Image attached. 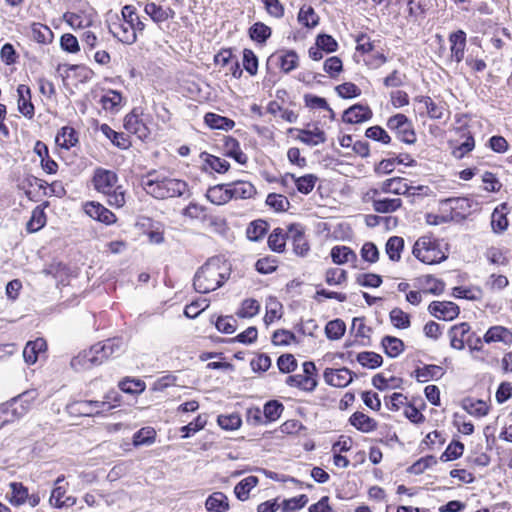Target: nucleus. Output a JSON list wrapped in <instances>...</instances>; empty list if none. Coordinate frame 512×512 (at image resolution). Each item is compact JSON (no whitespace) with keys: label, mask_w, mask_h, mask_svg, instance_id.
Listing matches in <instances>:
<instances>
[{"label":"nucleus","mask_w":512,"mask_h":512,"mask_svg":"<svg viewBox=\"0 0 512 512\" xmlns=\"http://www.w3.org/2000/svg\"><path fill=\"white\" fill-rule=\"evenodd\" d=\"M141 186L148 195L158 200L181 197L189 191L184 180L161 176L155 170L142 178Z\"/></svg>","instance_id":"nucleus-1"},{"label":"nucleus","mask_w":512,"mask_h":512,"mask_svg":"<svg viewBox=\"0 0 512 512\" xmlns=\"http://www.w3.org/2000/svg\"><path fill=\"white\" fill-rule=\"evenodd\" d=\"M229 277L228 268L218 257L208 259L195 273L194 289L206 294L221 287Z\"/></svg>","instance_id":"nucleus-2"},{"label":"nucleus","mask_w":512,"mask_h":512,"mask_svg":"<svg viewBox=\"0 0 512 512\" xmlns=\"http://www.w3.org/2000/svg\"><path fill=\"white\" fill-rule=\"evenodd\" d=\"M118 176L114 171L97 168L94 171L92 183L96 191L107 196L110 206L121 208L125 204V191L117 185Z\"/></svg>","instance_id":"nucleus-3"},{"label":"nucleus","mask_w":512,"mask_h":512,"mask_svg":"<svg viewBox=\"0 0 512 512\" xmlns=\"http://www.w3.org/2000/svg\"><path fill=\"white\" fill-rule=\"evenodd\" d=\"M413 255L425 264H437L445 261L448 255L442 251L440 243L431 236H422L414 244Z\"/></svg>","instance_id":"nucleus-4"},{"label":"nucleus","mask_w":512,"mask_h":512,"mask_svg":"<svg viewBox=\"0 0 512 512\" xmlns=\"http://www.w3.org/2000/svg\"><path fill=\"white\" fill-rule=\"evenodd\" d=\"M387 127L396 132L398 138L406 144H414L416 135L412 122L404 114L391 116L387 121Z\"/></svg>","instance_id":"nucleus-5"},{"label":"nucleus","mask_w":512,"mask_h":512,"mask_svg":"<svg viewBox=\"0 0 512 512\" xmlns=\"http://www.w3.org/2000/svg\"><path fill=\"white\" fill-rule=\"evenodd\" d=\"M428 310L434 317L445 321L455 319L460 313L459 306L451 301H433L430 303Z\"/></svg>","instance_id":"nucleus-6"},{"label":"nucleus","mask_w":512,"mask_h":512,"mask_svg":"<svg viewBox=\"0 0 512 512\" xmlns=\"http://www.w3.org/2000/svg\"><path fill=\"white\" fill-rule=\"evenodd\" d=\"M355 374L348 368L340 369L326 368L323 373L325 382L334 387H346L349 385Z\"/></svg>","instance_id":"nucleus-7"},{"label":"nucleus","mask_w":512,"mask_h":512,"mask_svg":"<svg viewBox=\"0 0 512 512\" xmlns=\"http://www.w3.org/2000/svg\"><path fill=\"white\" fill-rule=\"evenodd\" d=\"M373 113L369 106L363 104H354L343 113L342 120L349 124H358L368 121Z\"/></svg>","instance_id":"nucleus-8"},{"label":"nucleus","mask_w":512,"mask_h":512,"mask_svg":"<svg viewBox=\"0 0 512 512\" xmlns=\"http://www.w3.org/2000/svg\"><path fill=\"white\" fill-rule=\"evenodd\" d=\"M101 363V358L96 351H94L93 346H91L89 350L80 352L77 356L73 357L70 362L71 367L76 371L90 369L94 365Z\"/></svg>","instance_id":"nucleus-9"},{"label":"nucleus","mask_w":512,"mask_h":512,"mask_svg":"<svg viewBox=\"0 0 512 512\" xmlns=\"http://www.w3.org/2000/svg\"><path fill=\"white\" fill-rule=\"evenodd\" d=\"M123 340L118 337L107 339L103 342H99L95 345L94 351L101 358V362L108 359L111 356L118 355L123 351Z\"/></svg>","instance_id":"nucleus-10"},{"label":"nucleus","mask_w":512,"mask_h":512,"mask_svg":"<svg viewBox=\"0 0 512 512\" xmlns=\"http://www.w3.org/2000/svg\"><path fill=\"white\" fill-rule=\"evenodd\" d=\"M109 32L120 42L131 45L136 42L137 34L133 30V26L127 24L125 20L114 22L109 26Z\"/></svg>","instance_id":"nucleus-11"},{"label":"nucleus","mask_w":512,"mask_h":512,"mask_svg":"<svg viewBox=\"0 0 512 512\" xmlns=\"http://www.w3.org/2000/svg\"><path fill=\"white\" fill-rule=\"evenodd\" d=\"M85 213L106 225H110L116 222V216L114 213H112L109 209L104 207L102 204L98 202H89L85 205Z\"/></svg>","instance_id":"nucleus-12"},{"label":"nucleus","mask_w":512,"mask_h":512,"mask_svg":"<svg viewBox=\"0 0 512 512\" xmlns=\"http://www.w3.org/2000/svg\"><path fill=\"white\" fill-rule=\"evenodd\" d=\"M298 55L294 50H288L281 54H272L267 63L275 62L284 73H290L298 67Z\"/></svg>","instance_id":"nucleus-13"},{"label":"nucleus","mask_w":512,"mask_h":512,"mask_svg":"<svg viewBox=\"0 0 512 512\" xmlns=\"http://www.w3.org/2000/svg\"><path fill=\"white\" fill-rule=\"evenodd\" d=\"M124 128L129 133L135 134L139 139H146L149 135V129L145 123L139 118L136 110L125 116Z\"/></svg>","instance_id":"nucleus-14"},{"label":"nucleus","mask_w":512,"mask_h":512,"mask_svg":"<svg viewBox=\"0 0 512 512\" xmlns=\"http://www.w3.org/2000/svg\"><path fill=\"white\" fill-rule=\"evenodd\" d=\"M470 329L471 327L467 322L453 325L448 331L450 346L456 350L464 349L466 337L470 334Z\"/></svg>","instance_id":"nucleus-15"},{"label":"nucleus","mask_w":512,"mask_h":512,"mask_svg":"<svg viewBox=\"0 0 512 512\" xmlns=\"http://www.w3.org/2000/svg\"><path fill=\"white\" fill-rule=\"evenodd\" d=\"M509 213V207L506 202L499 204L492 212L491 215V228L496 234H502L508 228L509 221L507 214Z\"/></svg>","instance_id":"nucleus-16"},{"label":"nucleus","mask_w":512,"mask_h":512,"mask_svg":"<svg viewBox=\"0 0 512 512\" xmlns=\"http://www.w3.org/2000/svg\"><path fill=\"white\" fill-rule=\"evenodd\" d=\"M18 110L28 119H32L35 114L34 105L31 101V89L29 86L20 84L17 87Z\"/></svg>","instance_id":"nucleus-17"},{"label":"nucleus","mask_w":512,"mask_h":512,"mask_svg":"<svg viewBox=\"0 0 512 512\" xmlns=\"http://www.w3.org/2000/svg\"><path fill=\"white\" fill-rule=\"evenodd\" d=\"M47 343L43 338L28 341L23 350V357L26 363L35 364L41 354H45Z\"/></svg>","instance_id":"nucleus-18"},{"label":"nucleus","mask_w":512,"mask_h":512,"mask_svg":"<svg viewBox=\"0 0 512 512\" xmlns=\"http://www.w3.org/2000/svg\"><path fill=\"white\" fill-rule=\"evenodd\" d=\"M449 42L451 43V58L457 63H460L464 58L466 33L463 30L451 33L449 36Z\"/></svg>","instance_id":"nucleus-19"},{"label":"nucleus","mask_w":512,"mask_h":512,"mask_svg":"<svg viewBox=\"0 0 512 512\" xmlns=\"http://www.w3.org/2000/svg\"><path fill=\"white\" fill-rule=\"evenodd\" d=\"M229 184H217L209 187L206 192V198L215 205H224L231 200Z\"/></svg>","instance_id":"nucleus-20"},{"label":"nucleus","mask_w":512,"mask_h":512,"mask_svg":"<svg viewBox=\"0 0 512 512\" xmlns=\"http://www.w3.org/2000/svg\"><path fill=\"white\" fill-rule=\"evenodd\" d=\"M483 341L487 344L502 342L506 345L512 344V332L503 326H492L483 336Z\"/></svg>","instance_id":"nucleus-21"},{"label":"nucleus","mask_w":512,"mask_h":512,"mask_svg":"<svg viewBox=\"0 0 512 512\" xmlns=\"http://www.w3.org/2000/svg\"><path fill=\"white\" fill-rule=\"evenodd\" d=\"M349 423L363 433L372 432L378 426L373 418L360 411H356L350 416Z\"/></svg>","instance_id":"nucleus-22"},{"label":"nucleus","mask_w":512,"mask_h":512,"mask_svg":"<svg viewBox=\"0 0 512 512\" xmlns=\"http://www.w3.org/2000/svg\"><path fill=\"white\" fill-rule=\"evenodd\" d=\"M78 412L81 415L93 416L102 411H109L112 406L106 401L85 400L77 402Z\"/></svg>","instance_id":"nucleus-23"},{"label":"nucleus","mask_w":512,"mask_h":512,"mask_svg":"<svg viewBox=\"0 0 512 512\" xmlns=\"http://www.w3.org/2000/svg\"><path fill=\"white\" fill-rule=\"evenodd\" d=\"M299 132L297 139L308 146H317L326 142V134L323 130L315 127L314 130L295 129Z\"/></svg>","instance_id":"nucleus-24"},{"label":"nucleus","mask_w":512,"mask_h":512,"mask_svg":"<svg viewBox=\"0 0 512 512\" xmlns=\"http://www.w3.org/2000/svg\"><path fill=\"white\" fill-rule=\"evenodd\" d=\"M224 149L226 156L233 158L239 164H246L248 157L240 148L239 141L231 136L224 138Z\"/></svg>","instance_id":"nucleus-25"},{"label":"nucleus","mask_w":512,"mask_h":512,"mask_svg":"<svg viewBox=\"0 0 512 512\" xmlns=\"http://www.w3.org/2000/svg\"><path fill=\"white\" fill-rule=\"evenodd\" d=\"M414 374L418 382L424 383L430 379H440L444 375V370L441 366L431 364L416 368Z\"/></svg>","instance_id":"nucleus-26"},{"label":"nucleus","mask_w":512,"mask_h":512,"mask_svg":"<svg viewBox=\"0 0 512 512\" xmlns=\"http://www.w3.org/2000/svg\"><path fill=\"white\" fill-rule=\"evenodd\" d=\"M230 192H231V200L232 199H248L253 197L256 194L255 187L247 181H235L229 183Z\"/></svg>","instance_id":"nucleus-27"},{"label":"nucleus","mask_w":512,"mask_h":512,"mask_svg":"<svg viewBox=\"0 0 512 512\" xmlns=\"http://www.w3.org/2000/svg\"><path fill=\"white\" fill-rule=\"evenodd\" d=\"M144 11L148 14L151 19L156 23H162L169 18H173L175 12L171 8H163L160 5H156L155 3H147L145 5Z\"/></svg>","instance_id":"nucleus-28"},{"label":"nucleus","mask_w":512,"mask_h":512,"mask_svg":"<svg viewBox=\"0 0 512 512\" xmlns=\"http://www.w3.org/2000/svg\"><path fill=\"white\" fill-rule=\"evenodd\" d=\"M100 131L120 149H128L131 145L129 137L126 134L114 131L108 124H102Z\"/></svg>","instance_id":"nucleus-29"},{"label":"nucleus","mask_w":512,"mask_h":512,"mask_svg":"<svg viewBox=\"0 0 512 512\" xmlns=\"http://www.w3.org/2000/svg\"><path fill=\"white\" fill-rule=\"evenodd\" d=\"M204 122L212 129L224 131H229L235 126V122L232 119L212 112L206 113Z\"/></svg>","instance_id":"nucleus-30"},{"label":"nucleus","mask_w":512,"mask_h":512,"mask_svg":"<svg viewBox=\"0 0 512 512\" xmlns=\"http://www.w3.org/2000/svg\"><path fill=\"white\" fill-rule=\"evenodd\" d=\"M205 506L211 512H226L229 509V501L224 493L214 492L206 499Z\"/></svg>","instance_id":"nucleus-31"},{"label":"nucleus","mask_w":512,"mask_h":512,"mask_svg":"<svg viewBox=\"0 0 512 512\" xmlns=\"http://www.w3.org/2000/svg\"><path fill=\"white\" fill-rule=\"evenodd\" d=\"M286 384L291 387H297L306 392H312L318 385L317 379H310L301 374L290 375L286 378Z\"/></svg>","instance_id":"nucleus-32"},{"label":"nucleus","mask_w":512,"mask_h":512,"mask_svg":"<svg viewBox=\"0 0 512 512\" xmlns=\"http://www.w3.org/2000/svg\"><path fill=\"white\" fill-rule=\"evenodd\" d=\"M55 141L58 146L68 150L77 144V132L74 128L65 126L57 133Z\"/></svg>","instance_id":"nucleus-33"},{"label":"nucleus","mask_w":512,"mask_h":512,"mask_svg":"<svg viewBox=\"0 0 512 512\" xmlns=\"http://www.w3.org/2000/svg\"><path fill=\"white\" fill-rule=\"evenodd\" d=\"M385 354L390 358L398 357L404 351V343L394 336H385L381 341Z\"/></svg>","instance_id":"nucleus-34"},{"label":"nucleus","mask_w":512,"mask_h":512,"mask_svg":"<svg viewBox=\"0 0 512 512\" xmlns=\"http://www.w3.org/2000/svg\"><path fill=\"white\" fill-rule=\"evenodd\" d=\"M269 224L263 219H257L249 223L246 229V236L250 241L257 242L267 233Z\"/></svg>","instance_id":"nucleus-35"},{"label":"nucleus","mask_w":512,"mask_h":512,"mask_svg":"<svg viewBox=\"0 0 512 512\" xmlns=\"http://www.w3.org/2000/svg\"><path fill=\"white\" fill-rule=\"evenodd\" d=\"M259 479L256 476H248L236 484L234 493L240 501H246L249 498V492L257 486Z\"/></svg>","instance_id":"nucleus-36"},{"label":"nucleus","mask_w":512,"mask_h":512,"mask_svg":"<svg viewBox=\"0 0 512 512\" xmlns=\"http://www.w3.org/2000/svg\"><path fill=\"white\" fill-rule=\"evenodd\" d=\"M251 40L264 44L272 35V29L263 22L254 23L248 30Z\"/></svg>","instance_id":"nucleus-37"},{"label":"nucleus","mask_w":512,"mask_h":512,"mask_svg":"<svg viewBox=\"0 0 512 512\" xmlns=\"http://www.w3.org/2000/svg\"><path fill=\"white\" fill-rule=\"evenodd\" d=\"M331 258L335 264L341 265L357 259L356 253L347 246H334L331 249Z\"/></svg>","instance_id":"nucleus-38"},{"label":"nucleus","mask_w":512,"mask_h":512,"mask_svg":"<svg viewBox=\"0 0 512 512\" xmlns=\"http://www.w3.org/2000/svg\"><path fill=\"white\" fill-rule=\"evenodd\" d=\"M287 176L295 182L297 190L302 194H309L315 187L318 177L314 174H306L296 177L294 174L287 173Z\"/></svg>","instance_id":"nucleus-39"},{"label":"nucleus","mask_w":512,"mask_h":512,"mask_svg":"<svg viewBox=\"0 0 512 512\" xmlns=\"http://www.w3.org/2000/svg\"><path fill=\"white\" fill-rule=\"evenodd\" d=\"M290 235L287 237H291L293 240V250L299 256H305L309 251V245L304 237V233L301 230L294 229L293 226L289 229Z\"/></svg>","instance_id":"nucleus-40"},{"label":"nucleus","mask_w":512,"mask_h":512,"mask_svg":"<svg viewBox=\"0 0 512 512\" xmlns=\"http://www.w3.org/2000/svg\"><path fill=\"white\" fill-rule=\"evenodd\" d=\"M393 180L396 182V184L393 185V194L396 195H407V196H413L416 194L417 191H423L428 190L429 188L427 186H410L407 183V180L401 177H395Z\"/></svg>","instance_id":"nucleus-41"},{"label":"nucleus","mask_w":512,"mask_h":512,"mask_svg":"<svg viewBox=\"0 0 512 512\" xmlns=\"http://www.w3.org/2000/svg\"><path fill=\"white\" fill-rule=\"evenodd\" d=\"M356 360L360 365L368 369H376L383 363L382 356L372 351H363L358 353Z\"/></svg>","instance_id":"nucleus-42"},{"label":"nucleus","mask_w":512,"mask_h":512,"mask_svg":"<svg viewBox=\"0 0 512 512\" xmlns=\"http://www.w3.org/2000/svg\"><path fill=\"white\" fill-rule=\"evenodd\" d=\"M404 249V239L399 236H392L386 243V253L391 261L398 262L401 259V252Z\"/></svg>","instance_id":"nucleus-43"},{"label":"nucleus","mask_w":512,"mask_h":512,"mask_svg":"<svg viewBox=\"0 0 512 512\" xmlns=\"http://www.w3.org/2000/svg\"><path fill=\"white\" fill-rule=\"evenodd\" d=\"M402 205L400 198H383L373 200V209L378 213H390L399 209Z\"/></svg>","instance_id":"nucleus-44"},{"label":"nucleus","mask_w":512,"mask_h":512,"mask_svg":"<svg viewBox=\"0 0 512 512\" xmlns=\"http://www.w3.org/2000/svg\"><path fill=\"white\" fill-rule=\"evenodd\" d=\"M462 407L470 415L476 417H483L488 414L489 408L483 400L464 399Z\"/></svg>","instance_id":"nucleus-45"},{"label":"nucleus","mask_w":512,"mask_h":512,"mask_svg":"<svg viewBox=\"0 0 512 512\" xmlns=\"http://www.w3.org/2000/svg\"><path fill=\"white\" fill-rule=\"evenodd\" d=\"M417 100L425 105L427 114L430 118L441 119L443 117L445 110L443 103H436L429 96H420Z\"/></svg>","instance_id":"nucleus-46"},{"label":"nucleus","mask_w":512,"mask_h":512,"mask_svg":"<svg viewBox=\"0 0 512 512\" xmlns=\"http://www.w3.org/2000/svg\"><path fill=\"white\" fill-rule=\"evenodd\" d=\"M46 224V215L44 209L37 206L33 209L30 220L27 222L26 229L29 233L39 231Z\"/></svg>","instance_id":"nucleus-47"},{"label":"nucleus","mask_w":512,"mask_h":512,"mask_svg":"<svg viewBox=\"0 0 512 512\" xmlns=\"http://www.w3.org/2000/svg\"><path fill=\"white\" fill-rule=\"evenodd\" d=\"M122 17L127 24L133 26V30L143 31L145 28V24L139 19L136 14V8L132 5H125L121 11Z\"/></svg>","instance_id":"nucleus-48"},{"label":"nucleus","mask_w":512,"mask_h":512,"mask_svg":"<svg viewBox=\"0 0 512 512\" xmlns=\"http://www.w3.org/2000/svg\"><path fill=\"white\" fill-rule=\"evenodd\" d=\"M11 495L9 501L12 505L19 506L23 504L28 498V489L19 482H12L10 484Z\"/></svg>","instance_id":"nucleus-49"},{"label":"nucleus","mask_w":512,"mask_h":512,"mask_svg":"<svg viewBox=\"0 0 512 512\" xmlns=\"http://www.w3.org/2000/svg\"><path fill=\"white\" fill-rule=\"evenodd\" d=\"M346 331L345 322L341 319L329 321L325 326V334L330 340L340 339Z\"/></svg>","instance_id":"nucleus-50"},{"label":"nucleus","mask_w":512,"mask_h":512,"mask_svg":"<svg viewBox=\"0 0 512 512\" xmlns=\"http://www.w3.org/2000/svg\"><path fill=\"white\" fill-rule=\"evenodd\" d=\"M298 21L306 27H315L319 22V16L312 6L303 5L298 13Z\"/></svg>","instance_id":"nucleus-51"},{"label":"nucleus","mask_w":512,"mask_h":512,"mask_svg":"<svg viewBox=\"0 0 512 512\" xmlns=\"http://www.w3.org/2000/svg\"><path fill=\"white\" fill-rule=\"evenodd\" d=\"M201 157H205V163L215 172L219 174L226 173L229 168L230 164L225 159H222L220 157L208 154L206 152L201 154Z\"/></svg>","instance_id":"nucleus-52"},{"label":"nucleus","mask_w":512,"mask_h":512,"mask_svg":"<svg viewBox=\"0 0 512 512\" xmlns=\"http://www.w3.org/2000/svg\"><path fill=\"white\" fill-rule=\"evenodd\" d=\"M284 411V406L278 400H270L265 403L263 408V415L266 421L272 422L277 420L282 412Z\"/></svg>","instance_id":"nucleus-53"},{"label":"nucleus","mask_w":512,"mask_h":512,"mask_svg":"<svg viewBox=\"0 0 512 512\" xmlns=\"http://www.w3.org/2000/svg\"><path fill=\"white\" fill-rule=\"evenodd\" d=\"M389 317L391 323L397 329H406L410 327V315L398 307L390 311Z\"/></svg>","instance_id":"nucleus-54"},{"label":"nucleus","mask_w":512,"mask_h":512,"mask_svg":"<svg viewBox=\"0 0 512 512\" xmlns=\"http://www.w3.org/2000/svg\"><path fill=\"white\" fill-rule=\"evenodd\" d=\"M464 452V444L460 441H452L441 454L440 460L442 462H448L456 460L462 456Z\"/></svg>","instance_id":"nucleus-55"},{"label":"nucleus","mask_w":512,"mask_h":512,"mask_svg":"<svg viewBox=\"0 0 512 512\" xmlns=\"http://www.w3.org/2000/svg\"><path fill=\"white\" fill-rule=\"evenodd\" d=\"M32 38L38 43H47L50 42L53 33L50 28L46 25L40 23H33L31 27Z\"/></svg>","instance_id":"nucleus-56"},{"label":"nucleus","mask_w":512,"mask_h":512,"mask_svg":"<svg viewBox=\"0 0 512 512\" xmlns=\"http://www.w3.org/2000/svg\"><path fill=\"white\" fill-rule=\"evenodd\" d=\"M286 236L281 228H276L268 237V246L274 251L281 253L285 249Z\"/></svg>","instance_id":"nucleus-57"},{"label":"nucleus","mask_w":512,"mask_h":512,"mask_svg":"<svg viewBox=\"0 0 512 512\" xmlns=\"http://www.w3.org/2000/svg\"><path fill=\"white\" fill-rule=\"evenodd\" d=\"M260 304L255 299H245L240 310L236 313L240 318H251L259 313Z\"/></svg>","instance_id":"nucleus-58"},{"label":"nucleus","mask_w":512,"mask_h":512,"mask_svg":"<svg viewBox=\"0 0 512 512\" xmlns=\"http://www.w3.org/2000/svg\"><path fill=\"white\" fill-rule=\"evenodd\" d=\"M218 425L224 430H236L241 426L242 420L239 414L219 415Z\"/></svg>","instance_id":"nucleus-59"},{"label":"nucleus","mask_w":512,"mask_h":512,"mask_svg":"<svg viewBox=\"0 0 512 512\" xmlns=\"http://www.w3.org/2000/svg\"><path fill=\"white\" fill-rule=\"evenodd\" d=\"M156 432L151 427H145L137 431L133 436L134 446L151 444L154 442Z\"/></svg>","instance_id":"nucleus-60"},{"label":"nucleus","mask_w":512,"mask_h":512,"mask_svg":"<svg viewBox=\"0 0 512 512\" xmlns=\"http://www.w3.org/2000/svg\"><path fill=\"white\" fill-rule=\"evenodd\" d=\"M465 140L452 150V155L457 159H462L467 153L471 152L475 147L473 136L468 132L464 135Z\"/></svg>","instance_id":"nucleus-61"},{"label":"nucleus","mask_w":512,"mask_h":512,"mask_svg":"<svg viewBox=\"0 0 512 512\" xmlns=\"http://www.w3.org/2000/svg\"><path fill=\"white\" fill-rule=\"evenodd\" d=\"M266 204L278 212L286 211L290 205L286 196L276 193L268 194Z\"/></svg>","instance_id":"nucleus-62"},{"label":"nucleus","mask_w":512,"mask_h":512,"mask_svg":"<svg viewBox=\"0 0 512 512\" xmlns=\"http://www.w3.org/2000/svg\"><path fill=\"white\" fill-rule=\"evenodd\" d=\"M308 503V497L305 494H301L297 497L285 499L282 502L283 512H292L303 508Z\"/></svg>","instance_id":"nucleus-63"},{"label":"nucleus","mask_w":512,"mask_h":512,"mask_svg":"<svg viewBox=\"0 0 512 512\" xmlns=\"http://www.w3.org/2000/svg\"><path fill=\"white\" fill-rule=\"evenodd\" d=\"M122 96L118 91L110 90L106 95L101 97V104L105 110L113 111L121 103Z\"/></svg>","instance_id":"nucleus-64"}]
</instances>
